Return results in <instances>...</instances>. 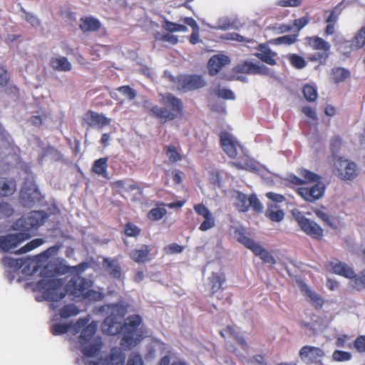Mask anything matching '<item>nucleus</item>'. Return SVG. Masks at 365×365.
<instances>
[{"label":"nucleus","instance_id":"obj_1","mask_svg":"<svg viewBox=\"0 0 365 365\" xmlns=\"http://www.w3.org/2000/svg\"><path fill=\"white\" fill-rule=\"evenodd\" d=\"M120 317L112 313L108 316L102 324V331L108 335L114 336L123 332L120 345L125 349H130L135 346L143 339L139 327L143 320L139 314H133L128 317L123 324L120 318L125 315V310L123 306L115 305Z\"/></svg>","mask_w":365,"mask_h":365},{"label":"nucleus","instance_id":"obj_2","mask_svg":"<svg viewBox=\"0 0 365 365\" xmlns=\"http://www.w3.org/2000/svg\"><path fill=\"white\" fill-rule=\"evenodd\" d=\"M63 287V280L59 278L42 279L36 284L37 289L42 292L43 298L50 302H58L67 294L74 297L83 298L90 287L88 281L81 277L71 279Z\"/></svg>","mask_w":365,"mask_h":365},{"label":"nucleus","instance_id":"obj_3","mask_svg":"<svg viewBox=\"0 0 365 365\" xmlns=\"http://www.w3.org/2000/svg\"><path fill=\"white\" fill-rule=\"evenodd\" d=\"M162 107L153 105L148 108L150 116L156 118L161 123L180 119L184 115V106L182 100L170 93L160 94Z\"/></svg>","mask_w":365,"mask_h":365},{"label":"nucleus","instance_id":"obj_4","mask_svg":"<svg viewBox=\"0 0 365 365\" xmlns=\"http://www.w3.org/2000/svg\"><path fill=\"white\" fill-rule=\"evenodd\" d=\"M292 215L301 230L306 235L315 240L322 238L323 229L317 223L307 218L300 211H293Z\"/></svg>","mask_w":365,"mask_h":365},{"label":"nucleus","instance_id":"obj_5","mask_svg":"<svg viewBox=\"0 0 365 365\" xmlns=\"http://www.w3.org/2000/svg\"><path fill=\"white\" fill-rule=\"evenodd\" d=\"M44 216L41 212L33 211L26 217H22L14 223V229L29 233L43 224Z\"/></svg>","mask_w":365,"mask_h":365},{"label":"nucleus","instance_id":"obj_6","mask_svg":"<svg viewBox=\"0 0 365 365\" xmlns=\"http://www.w3.org/2000/svg\"><path fill=\"white\" fill-rule=\"evenodd\" d=\"M334 165L336 175L341 180H351L358 175L357 166L354 162L338 157L334 161Z\"/></svg>","mask_w":365,"mask_h":365},{"label":"nucleus","instance_id":"obj_7","mask_svg":"<svg viewBox=\"0 0 365 365\" xmlns=\"http://www.w3.org/2000/svg\"><path fill=\"white\" fill-rule=\"evenodd\" d=\"M324 351L319 347L305 345L299 351L301 361L306 365L322 364Z\"/></svg>","mask_w":365,"mask_h":365},{"label":"nucleus","instance_id":"obj_8","mask_svg":"<svg viewBox=\"0 0 365 365\" xmlns=\"http://www.w3.org/2000/svg\"><path fill=\"white\" fill-rule=\"evenodd\" d=\"M87 324L88 320L86 319H79L73 325V330L76 333L79 332L83 329L78 339L81 346L88 343L97 331L96 322H92L89 324Z\"/></svg>","mask_w":365,"mask_h":365},{"label":"nucleus","instance_id":"obj_9","mask_svg":"<svg viewBox=\"0 0 365 365\" xmlns=\"http://www.w3.org/2000/svg\"><path fill=\"white\" fill-rule=\"evenodd\" d=\"M30 237L29 233L22 232L1 235L0 236V249L5 252H9Z\"/></svg>","mask_w":365,"mask_h":365},{"label":"nucleus","instance_id":"obj_10","mask_svg":"<svg viewBox=\"0 0 365 365\" xmlns=\"http://www.w3.org/2000/svg\"><path fill=\"white\" fill-rule=\"evenodd\" d=\"M325 186L318 182L312 186H302L297 189V193L305 201L314 202L320 199L324 193Z\"/></svg>","mask_w":365,"mask_h":365},{"label":"nucleus","instance_id":"obj_11","mask_svg":"<svg viewBox=\"0 0 365 365\" xmlns=\"http://www.w3.org/2000/svg\"><path fill=\"white\" fill-rule=\"evenodd\" d=\"M153 248L152 245H143L138 248L131 250L128 256L138 264L146 263L153 260L157 255V252H153Z\"/></svg>","mask_w":365,"mask_h":365},{"label":"nucleus","instance_id":"obj_12","mask_svg":"<svg viewBox=\"0 0 365 365\" xmlns=\"http://www.w3.org/2000/svg\"><path fill=\"white\" fill-rule=\"evenodd\" d=\"M178 84L183 91H190L203 88L206 85V81L202 76L187 74L179 78Z\"/></svg>","mask_w":365,"mask_h":365},{"label":"nucleus","instance_id":"obj_13","mask_svg":"<svg viewBox=\"0 0 365 365\" xmlns=\"http://www.w3.org/2000/svg\"><path fill=\"white\" fill-rule=\"evenodd\" d=\"M220 145L224 152L230 158H235L237 155V147L240 145L227 132L222 131L220 133Z\"/></svg>","mask_w":365,"mask_h":365},{"label":"nucleus","instance_id":"obj_14","mask_svg":"<svg viewBox=\"0 0 365 365\" xmlns=\"http://www.w3.org/2000/svg\"><path fill=\"white\" fill-rule=\"evenodd\" d=\"M41 193L36 185L25 184L20 192V199L24 206H30L40 199Z\"/></svg>","mask_w":365,"mask_h":365},{"label":"nucleus","instance_id":"obj_15","mask_svg":"<svg viewBox=\"0 0 365 365\" xmlns=\"http://www.w3.org/2000/svg\"><path fill=\"white\" fill-rule=\"evenodd\" d=\"M195 212L204 217L199 229L201 231H207L215 225V220L210 210L202 203L196 204L193 207Z\"/></svg>","mask_w":365,"mask_h":365},{"label":"nucleus","instance_id":"obj_16","mask_svg":"<svg viewBox=\"0 0 365 365\" xmlns=\"http://www.w3.org/2000/svg\"><path fill=\"white\" fill-rule=\"evenodd\" d=\"M235 73L245 74H263L269 73V68L265 66H259L256 63L245 61L237 64L233 69Z\"/></svg>","mask_w":365,"mask_h":365},{"label":"nucleus","instance_id":"obj_17","mask_svg":"<svg viewBox=\"0 0 365 365\" xmlns=\"http://www.w3.org/2000/svg\"><path fill=\"white\" fill-rule=\"evenodd\" d=\"M226 275L223 272H212L208 278V287L210 292V296L213 297L220 290H224L223 287L226 282Z\"/></svg>","mask_w":365,"mask_h":365},{"label":"nucleus","instance_id":"obj_18","mask_svg":"<svg viewBox=\"0 0 365 365\" xmlns=\"http://www.w3.org/2000/svg\"><path fill=\"white\" fill-rule=\"evenodd\" d=\"M259 52L255 53L254 55L262 62L269 65L274 66L277 64L276 58L277 53L273 51L265 43H260L257 48Z\"/></svg>","mask_w":365,"mask_h":365},{"label":"nucleus","instance_id":"obj_19","mask_svg":"<svg viewBox=\"0 0 365 365\" xmlns=\"http://www.w3.org/2000/svg\"><path fill=\"white\" fill-rule=\"evenodd\" d=\"M230 59L223 54H217L212 56L207 63L209 73L210 76L217 75L223 66L230 63Z\"/></svg>","mask_w":365,"mask_h":365},{"label":"nucleus","instance_id":"obj_20","mask_svg":"<svg viewBox=\"0 0 365 365\" xmlns=\"http://www.w3.org/2000/svg\"><path fill=\"white\" fill-rule=\"evenodd\" d=\"M329 267L333 273L352 279L355 277L354 271L348 264L335 259L329 263Z\"/></svg>","mask_w":365,"mask_h":365},{"label":"nucleus","instance_id":"obj_21","mask_svg":"<svg viewBox=\"0 0 365 365\" xmlns=\"http://www.w3.org/2000/svg\"><path fill=\"white\" fill-rule=\"evenodd\" d=\"M84 120L90 126L99 125L104 127L110 123L109 118L91 110H88L85 114Z\"/></svg>","mask_w":365,"mask_h":365},{"label":"nucleus","instance_id":"obj_22","mask_svg":"<svg viewBox=\"0 0 365 365\" xmlns=\"http://www.w3.org/2000/svg\"><path fill=\"white\" fill-rule=\"evenodd\" d=\"M305 41L307 45L313 50L329 53L331 45L322 38L317 36H307L305 38Z\"/></svg>","mask_w":365,"mask_h":365},{"label":"nucleus","instance_id":"obj_23","mask_svg":"<svg viewBox=\"0 0 365 365\" xmlns=\"http://www.w3.org/2000/svg\"><path fill=\"white\" fill-rule=\"evenodd\" d=\"M16 190V180L12 178H0V197H9Z\"/></svg>","mask_w":365,"mask_h":365},{"label":"nucleus","instance_id":"obj_24","mask_svg":"<svg viewBox=\"0 0 365 365\" xmlns=\"http://www.w3.org/2000/svg\"><path fill=\"white\" fill-rule=\"evenodd\" d=\"M101 26V24L97 19L90 16L82 17L80 19L79 27L83 32L97 31Z\"/></svg>","mask_w":365,"mask_h":365},{"label":"nucleus","instance_id":"obj_25","mask_svg":"<svg viewBox=\"0 0 365 365\" xmlns=\"http://www.w3.org/2000/svg\"><path fill=\"white\" fill-rule=\"evenodd\" d=\"M103 265L113 277L115 279L121 277V267L118 264V259L104 258Z\"/></svg>","mask_w":365,"mask_h":365},{"label":"nucleus","instance_id":"obj_26","mask_svg":"<svg viewBox=\"0 0 365 365\" xmlns=\"http://www.w3.org/2000/svg\"><path fill=\"white\" fill-rule=\"evenodd\" d=\"M108 158L107 157L96 160L92 165V172L98 175H101L105 178H108Z\"/></svg>","mask_w":365,"mask_h":365},{"label":"nucleus","instance_id":"obj_27","mask_svg":"<svg viewBox=\"0 0 365 365\" xmlns=\"http://www.w3.org/2000/svg\"><path fill=\"white\" fill-rule=\"evenodd\" d=\"M351 75L350 71L342 67H334L331 69L330 78L335 83L344 82Z\"/></svg>","mask_w":365,"mask_h":365},{"label":"nucleus","instance_id":"obj_28","mask_svg":"<svg viewBox=\"0 0 365 365\" xmlns=\"http://www.w3.org/2000/svg\"><path fill=\"white\" fill-rule=\"evenodd\" d=\"M50 66L52 68L58 71H69L71 70V64L66 57L52 58L50 60Z\"/></svg>","mask_w":365,"mask_h":365},{"label":"nucleus","instance_id":"obj_29","mask_svg":"<svg viewBox=\"0 0 365 365\" xmlns=\"http://www.w3.org/2000/svg\"><path fill=\"white\" fill-rule=\"evenodd\" d=\"M235 205L237 209L242 212H247L250 208V197L240 191H235Z\"/></svg>","mask_w":365,"mask_h":365},{"label":"nucleus","instance_id":"obj_30","mask_svg":"<svg viewBox=\"0 0 365 365\" xmlns=\"http://www.w3.org/2000/svg\"><path fill=\"white\" fill-rule=\"evenodd\" d=\"M125 354L120 350L114 348L106 358L107 365H123L125 363Z\"/></svg>","mask_w":365,"mask_h":365},{"label":"nucleus","instance_id":"obj_31","mask_svg":"<svg viewBox=\"0 0 365 365\" xmlns=\"http://www.w3.org/2000/svg\"><path fill=\"white\" fill-rule=\"evenodd\" d=\"M252 252L256 256L259 257L260 259L265 263H269L271 264H274L276 263V260L272 254L267 250L264 249L258 243L253 249Z\"/></svg>","mask_w":365,"mask_h":365},{"label":"nucleus","instance_id":"obj_32","mask_svg":"<svg viewBox=\"0 0 365 365\" xmlns=\"http://www.w3.org/2000/svg\"><path fill=\"white\" fill-rule=\"evenodd\" d=\"M298 36H299V34L297 33V34L279 36L278 38H272V39L269 40V43H271L272 45L285 44V45L290 46L297 41Z\"/></svg>","mask_w":365,"mask_h":365},{"label":"nucleus","instance_id":"obj_33","mask_svg":"<svg viewBox=\"0 0 365 365\" xmlns=\"http://www.w3.org/2000/svg\"><path fill=\"white\" fill-rule=\"evenodd\" d=\"M102 347V343L101 340L96 339L93 342L87 346L82 348V353L88 357H93L96 356Z\"/></svg>","mask_w":365,"mask_h":365},{"label":"nucleus","instance_id":"obj_34","mask_svg":"<svg viewBox=\"0 0 365 365\" xmlns=\"http://www.w3.org/2000/svg\"><path fill=\"white\" fill-rule=\"evenodd\" d=\"M265 215L273 222H280L283 220L284 214L281 210L277 209L276 205H268Z\"/></svg>","mask_w":365,"mask_h":365},{"label":"nucleus","instance_id":"obj_35","mask_svg":"<svg viewBox=\"0 0 365 365\" xmlns=\"http://www.w3.org/2000/svg\"><path fill=\"white\" fill-rule=\"evenodd\" d=\"M1 263L5 267L9 268L12 271H17L24 265V261L20 258L14 259L10 257H4Z\"/></svg>","mask_w":365,"mask_h":365},{"label":"nucleus","instance_id":"obj_36","mask_svg":"<svg viewBox=\"0 0 365 365\" xmlns=\"http://www.w3.org/2000/svg\"><path fill=\"white\" fill-rule=\"evenodd\" d=\"M305 294L309 300V302L312 304L314 308L319 309H321L324 305V300L319 294L312 291L309 288L307 287L304 289Z\"/></svg>","mask_w":365,"mask_h":365},{"label":"nucleus","instance_id":"obj_37","mask_svg":"<svg viewBox=\"0 0 365 365\" xmlns=\"http://www.w3.org/2000/svg\"><path fill=\"white\" fill-rule=\"evenodd\" d=\"M231 163L233 166L240 170H246L252 172L259 170L257 165L252 159L246 158L243 163L232 162Z\"/></svg>","mask_w":365,"mask_h":365},{"label":"nucleus","instance_id":"obj_38","mask_svg":"<svg viewBox=\"0 0 365 365\" xmlns=\"http://www.w3.org/2000/svg\"><path fill=\"white\" fill-rule=\"evenodd\" d=\"M162 27L163 29L170 33L178 31L185 32L187 30V28L185 25L172 22L166 19L163 20Z\"/></svg>","mask_w":365,"mask_h":365},{"label":"nucleus","instance_id":"obj_39","mask_svg":"<svg viewBox=\"0 0 365 365\" xmlns=\"http://www.w3.org/2000/svg\"><path fill=\"white\" fill-rule=\"evenodd\" d=\"M365 46V26L359 29L351 40V47L359 49Z\"/></svg>","mask_w":365,"mask_h":365},{"label":"nucleus","instance_id":"obj_40","mask_svg":"<svg viewBox=\"0 0 365 365\" xmlns=\"http://www.w3.org/2000/svg\"><path fill=\"white\" fill-rule=\"evenodd\" d=\"M78 313L79 309L76 305L73 304L64 305L59 310V314L63 319H67L71 317L76 316L78 314Z\"/></svg>","mask_w":365,"mask_h":365},{"label":"nucleus","instance_id":"obj_41","mask_svg":"<svg viewBox=\"0 0 365 365\" xmlns=\"http://www.w3.org/2000/svg\"><path fill=\"white\" fill-rule=\"evenodd\" d=\"M43 242H44V241L41 238L34 239V240L30 241L29 242H28L24 246L21 247L20 249H19L16 252V254L21 255V254H24V253L29 252L30 251H32L33 250H34V249L38 247L39 246H41V245H43Z\"/></svg>","mask_w":365,"mask_h":365},{"label":"nucleus","instance_id":"obj_42","mask_svg":"<svg viewBox=\"0 0 365 365\" xmlns=\"http://www.w3.org/2000/svg\"><path fill=\"white\" fill-rule=\"evenodd\" d=\"M72 327H73L71 323H57L51 327L50 331L53 335L58 336L67 333Z\"/></svg>","mask_w":365,"mask_h":365},{"label":"nucleus","instance_id":"obj_43","mask_svg":"<svg viewBox=\"0 0 365 365\" xmlns=\"http://www.w3.org/2000/svg\"><path fill=\"white\" fill-rule=\"evenodd\" d=\"M302 93L307 101L314 102L317 98V91L315 87L306 84L302 88Z\"/></svg>","mask_w":365,"mask_h":365},{"label":"nucleus","instance_id":"obj_44","mask_svg":"<svg viewBox=\"0 0 365 365\" xmlns=\"http://www.w3.org/2000/svg\"><path fill=\"white\" fill-rule=\"evenodd\" d=\"M299 175L303 178L304 180L305 181V183L307 182H319V180H320V176L318 175L317 174L312 172V171H309L307 169H304V168H302L301 170H299Z\"/></svg>","mask_w":365,"mask_h":365},{"label":"nucleus","instance_id":"obj_45","mask_svg":"<svg viewBox=\"0 0 365 365\" xmlns=\"http://www.w3.org/2000/svg\"><path fill=\"white\" fill-rule=\"evenodd\" d=\"M288 60L290 64L297 69H302L307 66L305 59L296 53L290 54L288 57Z\"/></svg>","mask_w":365,"mask_h":365},{"label":"nucleus","instance_id":"obj_46","mask_svg":"<svg viewBox=\"0 0 365 365\" xmlns=\"http://www.w3.org/2000/svg\"><path fill=\"white\" fill-rule=\"evenodd\" d=\"M124 233L127 237H138L141 233V229L132 222H126L124 226Z\"/></svg>","mask_w":365,"mask_h":365},{"label":"nucleus","instance_id":"obj_47","mask_svg":"<svg viewBox=\"0 0 365 365\" xmlns=\"http://www.w3.org/2000/svg\"><path fill=\"white\" fill-rule=\"evenodd\" d=\"M165 151L170 162L176 163L182 160V156L174 145L165 146Z\"/></svg>","mask_w":365,"mask_h":365},{"label":"nucleus","instance_id":"obj_48","mask_svg":"<svg viewBox=\"0 0 365 365\" xmlns=\"http://www.w3.org/2000/svg\"><path fill=\"white\" fill-rule=\"evenodd\" d=\"M167 214V210L164 207H155L151 209L148 213V218L152 221L161 220Z\"/></svg>","mask_w":365,"mask_h":365},{"label":"nucleus","instance_id":"obj_49","mask_svg":"<svg viewBox=\"0 0 365 365\" xmlns=\"http://www.w3.org/2000/svg\"><path fill=\"white\" fill-rule=\"evenodd\" d=\"M225 331L228 333L230 335L232 336L234 339L237 341V342L242 346L243 349H247L248 347V345L246 342V340L245 338L242 336L238 335L234 327L231 326L227 327L225 329Z\"/></svg>","mask_w":365,"mask_h":365},{"label":"nucleus","instance_id":"obj_50","mask_svg":"<svg viewBox=\"0 0 365 365\" xmlns=\"http://www.w3.org/2000/svg\"><path fill=\"white\" fill-rule=\"evenodd\" d=\"M214 92L217 97L225 100H234L235 98V96L231 90L220 88V86L215 88Z\"/></svg>","mask_w":365,"mask_h":365},{"label":"nucleus","instance_id":"obj_51","mask_svg":"<svg viewBox=\"0 0 365 365\" xmlns=\"http://www.w3.org/2000/svg\"><path fill=\"white\" fill-rule=\"evenodd\" d=\"M324 14H328V16L326 17L325 19L326 23L336 24L341 14V10L339 9V5H337L331 10L325 11Z\"/></svg>","mask_w":365,"mask_h":365},{"label":"nucleus","instance_id":"obj_52","mask_svg":"<svg viewBox=\"0 0 365 365\" xmlns=\"http://www.w3.org/2000/svg\"><path fill=\"white\" fill-rule=\"evenodd\" d=\"M117 90L130 101L133 100L137 96L136 91L130 86H122Z\"/></svg>","mask_w":365,"mask_h":365},{"label":"nucleus","instance_id":"obj_53","mask_svg":"<svg viewBox=\"0 0 365 365\" xmlns=\"http://www.w3.org/2000/svg\"><path fill=\"white\" fill-rule=\"evenodd\" d=\"M155 39L163 42H168L172 45H175L178 43V36L170 34L161 35L160 34L158 33L155 35Z\"/></svg>","mask_w":365,"mask_h":365},{"label":"nucleus","instance_id":"obj_54","mask_svg":"<svg viewBox=\"0 0 365 365\" xmlns=\"http://www.w3.org/2000/svg\"><path fill=\"white\" fill-rule=\"evenodd\" d=\"M237 240L241 244L252 251L257 245L256 242L246 236L244 233H240Z\"/></svg>","mask_w":365,"mask_h":365},{"label":"nucleus","instance_id":"obj_55","mask_svg":"<svg viewBox=\"0 0 365 365\" xmlns=\"http://www.w3.org/2000/svg\"><path fill=\"white\" fill-rule=\"evenodd\" d=\"M82 299L93 301H100L103 299V294L102 293L93 289H91L88 287Z\"/></svg>","mask_w":365,"mask_h":365},{"label":"nucleus","instance_id":"obj_56","mask_svg":"<svg viewBox=\"0 0 365 365\" xmlns=\"http://www.w3.org/2000/svg\"><path fill=\"white\" fill-rule=\"evenodd\" d=\"M332 357L336 361H346L351 359V354L347 351L336 350L334 351Z\"/></svg>","mask_w":365,"mask_h":365},{"label":"nucleus","instance_id":"obj_57","mask_svg":"<svg viewBox=\"0 0 365 365\" xmlns=\"http://www.w3.org/2000/svg\"><path fill=\"white\" fill-rule=\"evenodd\" d=\"M329 53H327V52H319L317 53H314L312 55H310L308 57V59L310 61H317L319 62L321 64H324L327 61V58H329Z\"/></svg>","mask_w":365,"mask_h":365},{"label":"nucleus","instance_id":"obj_58","mask_svg":"<svg viewBox=\"0 0 365 365\" xmlns=\"http://www.w3.org/2000/svg\"><path fill=\"white\" fill-rule=\"evenodd\" d=\"M13 212L14 210L9 203L0 202V219L10 217Z\"/></svg>","mask_w":365,"mask_h":365},{"label":"nucleus","instance_id":"obj_59","mask_svg":"<svg viewBox=\"0 0 365 365\" xmlns=\"http://www.w3.org/2000/svg\"><path fill=\"white\" fill-rule=\"evenodd\" d=\"M356 350L359 353L365 352V335H361L356 338L354 342Z\"/></svg>","mask_w":365,"mask_h":365},{"label":"nucleus","instance_id":"obj_60","mask_svg":"<svg viewBox=\"0 0 365 365\" xmlns=\"http://www.w3.org/2000/svg\"><path fill=\"white\" fill-rule=\"evenodd\" d=\"M10 81V76L3 66H0V86H6Z\"/></svg>","mask_w":365,"mask_h":365},{"label":"nucleus","instance_id":"obj_61","mask_svg":"<svg viewBox=\"0 0 365 365\" xmlns=\"http://www.w3.org/2000/svg\"><path fill=\"white\" fill-rule=\"evenodd\" d=\"M250 207H252L254 210L257 212L262 211L263 207L255 195H251L250 196Z\"/></svg>","mask_w":365,"mask_h":365},{"label":"nucleus","instance_id":"obj_62","mask_svg":"<svg viewBox=\"0 0 365 365\" xmlns=\"http://www.w3.org/2000/svg\"><path fill=\"white\" fill-rule=\"evenodd\" d=\"M316 215L324 222L329 227H334V223L331 220L329 215L324 211L317 210L315 211Z\"/></svg>","mask_w":365,"mask_h":365},{"label":"nucleus","instance_id":"obj_63","mask_svg":"<svg viewBox=\"0 0 365 365\" xmlns=\"http://www.w3.org/2000/svg\"><path fill=\"white\" fill-rule=\"evenodd\" d=\"M127 365H144L142 356L138 353H133L128 360Z\"/></svg>","mask_w":365,"mask_h":365},{"label":"nucleus","instance_id":"obj_64","mask_svg":"<svg viewBox=\"0 0 365 365\" xmlns=\"http://www.w3.org/2000/svg\"><path fill=\"white\" fill-rule=\"evenodd\" d=\"M341 144H342V140L339 136H334L331 140L330 146H331V152L333 154L336 153L339 150V149L341 146Z\"/></svg>","mask_w":365,"mask_h":365}]
</instances>
